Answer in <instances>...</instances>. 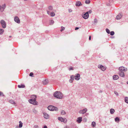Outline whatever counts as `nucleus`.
<instances>
[{
    "label": "nucleus",
    "mask_w": 128,
    "mask_h": 128,
    "mask_svg": "<svg viewBox=\"0 0 128 128\" xmlns=\"http://www.w3.org/2000/svg\"><path fill=\"white\" fill-rule=\"evenodd\" d=\"M14 21L18 24H20V20L19 18L17 16H15L14 18Z\"/></svg>",
    "instance_id": "nucleus-10"
},
{
    "label": "nucleus",
    "mask_w": 128,
    "mask_h": 128,
    "mask_svg": "<svg viewBox=\"0 0 128 128\" xmlns=\"http://www.w3.org/2000/svg\"><path fill=\"white\" fill-rule=\"evenodd\" d=\"M96 125V124L95 122H93L92 123V126L93 127H94Z\"/></svg>",
    "instance_id": "nucleus-28"
},
{
    "label": "nucleus",
    "mask_w": 128,
    "mask_h": 128,
    "mask_svg": "<svg viewBox=\"0 0 128 128\" xmlns=\"http://www.w3.org/2000/svg\"><path fill=\"white\" fill-rule=\"evenodd\" d=\"M0 23L1 24L2 27L3 28H6V24L5 21L3 20H2L0 21Z\"/></svg>",
    "instance_id": "nucleus-6"
},
{
    "label": "nucleus",
    "mask_w": 128,
    "mask_h": 128,
    "mask_svg": "<svg viewBox=\"0 0 128 128\" xmlns=\"http://www.w3.org/2000/svg\"><path fill=\"white\" fill-rule=\"evenodd\" d=\"M114 94H116V96H118V93L117 92H114Z\"/></svg>",
    "instance_id": "nucleus-42"
},
{
    "label": "nucleus",
    "mask_w": 128,
    "mask_h": 128,
    "mask_svg": "<svg viewBox=\"0 0 128 128\" xmlns=\"http://www.w3.org/2000/svg\"><path fill=\"white\" fill-rule=\"evenodd\" d=\"M11 37V36H9V37Z\"/></svg>",
    "instance_id": "nucleus-54"
},
{
    "label": "nucleus",
    "mask_w": 128,
    "mask_h": 128,
    "mask_svg": "<svg viewBox=\"0 0 128 128\" xmlns=\"http://www.w3.org/2000/svg\"><path fill=\"white\" fill-rule=\"evenodd\" d=\"M69 70H73V68L72 67H70L69 68Z\"/></svg>",
    "instance_id": "nucleus-39"
},
{
    "label": "nucleus",
    "mask_w": 128,
    "mask_h": 128,
    "mask_svg": "<svg viewBox=\"0 0 128 128\" xmlns=\"http://www.w3.org/2000/svg\"><path fill=\"white\" fill-rule=\"evenodd\" d=\"M64 128H70L69 126L67 125H65L64 126Z\"/></svg>",
    "instance_id": "nucleus-34"
},
{
    "label": "nucleus",
    "mask_w": 128,
    "mask_h": 128,
    "mask_svg": "<svg viewBox=\"0 0 128 128\" xmlns=\"http://www.w3.org/2000/svg\"><path fill=\"white\" fill-rule=\"evenodd\" d=\"M106 32L108 34H109L110 33V30L106 28Z\"/></svg>",
    "instance_id": "nucleus-32"
},
{
    "label": "nucleus",
    "mask_w": 128,
    "mask_h": 128,
    "mask_svg": "<svg viewBox=\"0 0 128 128\" xmlns=\"http://www.w3.org/2000/svg\"><path fill=\"white\" fill-rule=\"evenodd\" d=\"M44 84H45V83H44Z\"/></svg>",
    "instance_id": "nucleus-52"
},
{
    "label": "nucleus",
    "mask_w": 128,
    "mask_h": 128,
    "mask_svg": "<svg viewBox=\"0 0 128 128\" xmlns=\"http://www.w3.org/2000/svg\"><path fill=\"white\" fill-rule=\"evenodd\" d=\"M80 78V75L79 74H77L75 76V79L77 80H79Z\"/></svg>",
    "instance_id": "nucleus-11"
},
{
    "label": "nucleus",
    "mask_w": 128,
    "mask_h": 128,
    "mask_svg": "<svg viewBox=\"0 0 128 128\" xmlns=\"http://www.w3.org/2000/svg\"><path fill=\"white\" fill-rule=\"evenodd\" d=\"M118 70L119 71L126 72L127 70V69L123 66H120Z\"/></svg>",
    "instance_id": "nucleus-7"
},
{
    "label": "nucleus",
    "mask_w": 128,
    "mask_h": 128,
    "mask_svg": "<svg viewBox=\"0 0 128 128\" xmlns=\"http://www.w3.org/2000/svg\"><path fill=\"white\" fill-rule=\"evenodd\" d=\"M48 110L52 111H57L58 110V109L56 107L52 106H48Z\"/></svg>",
    "instance_id": "nucleus-3"
},
{
    "label": "nucleus",
    "mask_w": 128,
    "mask_h": 128,
    "mask_svg": "<svg viewBox=\"0 0 128 128\" xmlns=\"http://www.w3.org/2000/svg\"><path fill=\"white\" fill-rule=\"evenodd\" d=\"M54 96L55 97L59 99H62L63 96L62 94L59 91L56 92L54 93Z\"/></svg>",
    "instance_id": "nucleus-2"
},
{
    "label": "nucleus",
    "mask_w": 128,
    "mask_h": 128,
    "mask_svg": "<svg viewBox=\"0 0 128 128\" xmlns=\"http://www.w3.org/2000/svg\"><path fill=\"white\" fill-rule=\"evenodd\" d=\"M44 128H47V127L46 126H44Z\"/></svg>",
    "instance_id": "nucleus-47"
},
{
    "label": "nucleus",
    "mask_w": 128,
    "mask_h": 128,
    "mask_svg": "<svg viewBox=\"0 0 128 128\" xmlns=\"http://www.w3.org/2000/svg\"><path fill=\"white\" fill-rule=\"evenodd\" d=\"M47 108L48 109V107H47Z\"/></svg>",
    "instance_id": "nucleus-55"
},
{
    "label": "nucleus",
    "mask_w": 128,
    "mask_h": 128,
    "mask_svg": "<svg viewBox=\"0 0 128 128\" xmlns=\"http://www.w3.org/2000/svg\"><path fill=\"white\" fill-rule=\"evenodd\" d=\"M118 78V76L117 75H114L113 76V78L114 80H117Z\"/></svg>",
    "instance_id": "nucleus-18"
},
{
    "label": "nucleus",
    "mask_w": 128,
    "mask_h": 128,
    "mask_svg": "<svg viewBox=\"0 0 128 128\" xmlns=\"http://www.w3.org/2000/svg\"><path fill=\"white\" fill-rule=\"evenodd\" d=\"M43 114L44 118L46 119H48V114L45 113H44Z\"/></svg>",
    "instance_id": "nucleus-19"
},
{
    "label": "nucleus",
    "mask_w": 128,
    "mask_h": 128,
    "mask_svg": "<svg viewBox=\"0 0 128 128\" xmlns=\"http://www.w3.org/2000/svg\"><path fill=\"white\" fill-rule=\"evenodd\" d=\"M47 13L48 14V11H47Z\"/></svg>",
    "instance_id": "nucleus-53"
},
{
    "label": "nucleus",
    "mask_w": 128,
    "mask_h": 128,
    "mask_svg": "<svg viewBox=\"0 0 128 128\" xmlns=\"http://www.w3.org/2000/svg\"><path fill=\"white\" fill-rule=\"evenodd\" d=\"M83 121H84V122H86V121H87V118H84L83 119Z\"/></svg>",
    "instance_id": "nucleus-37"
},
{
    "label": "nucleus",
    "mask_w": 128,
    "mask_h": 128,
    "mask_svg": "<svg viewBox=\"0 0 128 128\" xmlns=\"http://www.w3.org/2000/svg\"><path fill=\"white\" fill-rule=\"evenodd\" d=\"M97 22H98V21H97V19L96 18L94 19V23H97Z\"/></svg>",
    "instance_id": "nucleus-38"
},
{
    "label": "nucleus",
    "mask_w": 128,
    "mask_h": 128,
    "mask_svg": "<svg viewBox=\"0 0 128 128\" xmlns=\"http://www.w3.org/2000/svg\"><path fill=\"white\" fill-rule=\"evenodd\" d=\"M110 35L111 36H113L114 34V31H111L110 32Z\"/></svg>",
    "instance_id": "nucleus-33"
},
{
    "label": "nucleus",
    "mask_w": 128,
    "mask_h": 128,
    "mask_svg": "<svg viewBox=\"0 0 128 128\" xmlns=\"http://www.w3.org/2000/svg\"><path fill=\"white\" fill-rule=\"evenodd\" d=\"M34 128H38V126L37 125H35L34 126Z\"/></svg>",
    "instance_id": "nucleus-43"
},
{
    "label": "nucleus",
    "mask_w": 128,
    "mask_h": 128,
    "mask_svg": "<svg viewBox=\"0 0 128 128\" xmlns=\"http://www.w3.org/2000/svg\"><path fill=\"white\" fill-rule=\"evenodd\" d=\"M19 128H21L22 127L23 124L21 121L19 122Z\"/></svg>",
    "instance_id": "nucleus-22"
},
{
    "label": "nucleus",
    "mask_w": 128,
    "mask_h": 128,
    "mask_svg": "<svg viewBox=\"0 0 128 128\" xmlns=\"http://www.w3.org/2000/svg\"><path fill=\"white\" fill-rule=\"evenodd\" d=\"M91 40V36H90L89 37V40Z\"/></svg>",
    "instance_id": "nucleus-48"
},
{
    "label": "nucleus",
    "mask_w": 128,
    "mask_h": 128,
    "mask_svg": "<svg viewBox=\"0 0 128 128\" xmlns=\"http://www.w3.org/2000/svg\"><path fill=\"white\" fill-rule=\"evenodd\" d=\"M124 100L125 102L128 104V97H126L125 98Z\"/></svg>",
    "instance_id": "nucleus-29"
},
{
    "label": "nucleus",
    "mask_w": 128,
    "mask_h": 128,
    "mask_svg": "<svg viewBox=\"0 0 128 128\" xmlns=\"http://www.w3.org/2000/svg\"><path fill=\"white\" fill-rule=\"evenodd\" d=\"M120 120L119 118L118 117H116L115 119V121L116 122H118Z\"/></svg>",
    "instance_id": "nucleus-26"
},
{
    "label": "nucleus",
    "mask_w": 128,
    "mask_h": 128,
    "mask_svg": "<svg viewBox=\"0 0 128 128\" xmlns=\"http://www.w3.org/2000/svg\"><path fill=\"white\" fill-rule=\"evenodd\" d=\"M0 8H1V6H0Z\"/></svg>",
    "instance_id": "nucleus-56"
},
{
    "label": "nucleus",
    "mask_w": 128,
    "mask_h": 128,
    "mask_svg": "<svg viewBox=\"0 0 128 128\" xmlns=\"http://www.w3.org/2000/svg\"><path fill=\"white\" fill-rule=\"evenodd\" d=\"M127 84H128V81L127 82Z\"/></svg>",
    "instance_id": "nucleus-51"
},
{
    "label": "nucleus",
    "mask_w": 128,
    "mask_h": 128,
    "mask_svg": "<svg viewBox=\"0 0 128 128\" xmlns=\"http://www.w3.org/2000/svg\"><path fill=\"white\" fill-rule=\"evenodd\" d=\"M122 14H119L116 16V18L117 20H120L122 18Z\"/></svg>",
    "instance_id": "nucleus-16"
},
{
    "label": "nucleus",
    "mask_w": 128,
    "mask_h": 128,
    "mask_svg": "<svg viewBox=\"0 0 128 128\" xmlns=\"http://www.w3.org/2000/svg\"><path fill=\"white\" fill-rule=\"evenodd\" d=\"M74 75H72L70 76V79L69 80V82L70 83H72L73 81L74 80Z\"/></svg>",
    "instance_id": "nucleus-13"
},
{
    "label": "nucleus",
    "mask_w": 128,
    "mask_h": 128,
    "mask_svg": "<svg viewBox=\"0 0 128 128\" xmlns=\"http://www.w3.org/2000/svg\"><path fill=\"white\" fill-rule=\"evenodd\" d=\"M68 12H72V10L71 8H69L68 9Z\"/></svg>",
    "instance_id": "nucleus-41"
},
{
    "label": "nucleus",
    "mask_w": 128,
    "mask_h": 128,
    "mask_svg": "<svg viewBox=\"0 0 128 128\" xmlns=\"http://www.w3.org/2000/svg\"><path fill=\"white\" fill-rule=\"evenodd\" d=\"M65 29V28L63 26L61 27V30H60L61 31L64 30Z\"/></svg>",
    "instance_id": "nucleus-35"
},
{
    "label": "nucleus",
    "mask_w": 128,
    "mask_h": 128,
    "mask_svg": "<svg viewBox=\"0 0 128 128\" xmlns=\"http://www.w3.org/2000/svg\"><path fill=\"white\" fill-rule=\"evenodd\" d=\"M9 102L10 103L16 106V104L14 100H11L9 101Z\"/></svg>",
    "instance_id": "nucleus-20"
},
{
    "label": "nucleus",
    "mask_w": 128,
    "mask_h": 128,
    "mask_svg": "<svg viewBox=\"0 0 128 128\" xmlns=\"http://www.w3.org/2000/svg\"><path fill=\"white\" fill-rule=\"evenodd\" d=\"M61 114L62 115H65L66 114V112L64 110H62L61 111Z\"/></svg>",
    "instance_id": "nucleus-30"
},
{
    "label": "nucleus",
    "mask_w": 128,
    "mask_h": 128,
    "mask_svg": "<svg viewBox=\"0 0 128 128\" xmlns=\"http://www.w3.org/2000/svg\"><path fill=\"white\" fill-rule=\"evenodd\" d=\"M18 87L19 88H24L25 87V86L23 84H21L20 85H18Z\"/></svg>",
    "instance_id": "nucleus-21"
},
{
    "label": "nucleus",
    "mask_w": 128,
    "mask_h": 128,
    "mask_svg": "<svg viewBox=\"0 0 128 128\" xmlns=\"http://www.w3.org/2000/svg\"><path fill=\"white\" fill-rule=\"evenodd\" d=\"M119 74L121 77H124L125 76V74L124 73V72L119 71Z\"/></svg>",
    "instance_id": "nucleus-14"
},
{
    "label": "nucleus",
    "mask_w": 128,
    "mask_h": 128,
    "mask_svg": "<svg viewBox=\"0 0 128 128\" xmlns=\"http://www.w3.org/2000/svg\"><path fill=\"white\" fill-rule=\"evenodd\" d=\"M98 67L103 71H105L106 68V66H104L100 64H99L98 65Z\"/></svg>",
    "instance_id": "nucleus-8"
},
{
    "label": "nucleus",
    "mask_w": 128,
    "mask_h": 128,
    "mask_svg": "<svg viewBox=\"0 0 128 128\" xmlns=\"http://www.w3.org/2000/svg\"><path fill=\"white\" fill-rule=\"evenodd\" d=\"M15 128H19V127H18V126H16V127Z\"/></svg>",
    "instance_id": "nucleus-49"
},
{
    "label": "nucleus",
    "mask_w": 128,
    "mask_h": 128,
    "mask_svg": "<svg viewBox=\"0 0 128 128\" xmlns=\"http://www.w3.org/2000/svg\"><path fill=\"white\" fill-rule=\"evenodd\" d=\"M88 12V14H91L92 12V11L90 10H89L87 12Z\"/></svg>",
    "instance_id": "nucleus-44"
},
{
    "label": "nucleus",
    "mask_w": 128,
    "mask_h": 128,
    "mask_svg": "<svg viewBox=\"0 0 128 128\" xmlns=\"http://www.w3.org/2000/svg\"><path fill=\"white\" fill-rule=\"evenodd\" d=\"M87 111V109L86 108H85L83 110H80L79 111V113L81 114H83L86 113Z\"/></svg>",
    "instance_id": "nucleus-9"
},
{
    "label": "nucleus",
    "mask_w": 128,
    "mask_h": 128,
    "mask_svg": "<svg viewBox=\"0 0 128 128\" xmlns=\"http://www.w3.org/2000/svg\"><path fill=\"white\" fill-rule=\"evenodd\" d=\"M31 98L32 99L29 100L28 101L29 102L32 104L34 105H37L38 104V102L36 100V95H33L31 96Z\"/></svg>",
    "instance_id": "nucleus-1"
},
{
    "label": "nucleus",
    "mask_w": 128,
    "mask_h": 128,
    "mask_svg": "<svg viewBox=\"0 0 128 128\" xmlns=\"http://www.w3.org/2000/svg\"><path fill=\"white\" fill-rule=\"evenodd\" d=\"M4 6H5V4H4Z\"/></svg>",
    "instance_id": "nucleus-50"
},
{
    "label": "nucleus",
    "mask_w": 128,
    "mask_h": 128,
    "mask_svg": "<svg viewBox=\"0 0 128 128\" xmlns=\"http://www.w3.org/2000/svg\"><path fill=\"white\" fill-rule=\"evenodd\" d=\"M82 121V118L79 117L77 118L76 121L78 123H80Z\"/></svg>",
    "instance_id": "nucleus-15"
},
{
    "label": "nucleus",
    "mask_w": 128,
    "mask_h": 128,
    "mask_svg": "<svg viewBox=\"0 0 128 128\" xmlns=\"http://www.w3.org/2000/svg\"><path fill=\"white\" fill-rule=\"evenodd\" d=\"M82 16L84 19H86L88 18L89 14H88V12H84L82 14Z\"/></svg>",
    "instance_id": "nucleus-5"
},
{
    "label": "nucleus",
    "mask_w": 128,
    "mask_h": 128,
    "mask_svg": "<svg viewBox=\"0 0 128 128\" xmlns=\"http://www.w3.org/2000/svg\"><path fill=\"white\" fill-rule=\"evenodd\" d=\"M4 32V30L2 29H0V34H2Z\"/></svg>",
    "instance_id": "nucleus-27"
},
{
    "label": "nucleus",
    "mask_w": 128,
    "mask_h": 128,
    "mask_svg": "<svg viewBox=\"0 0 128 128\" xmlns=\"http://www.w3.org/2000/svg\"><path fill=\"white\" fill-rule=\"evenodd\" d=\"M115 112L113 108H111L110 110V112L111 114H113Z\"/></svg>",
    "instance_id": "nucleus-23"
},
{
    "label": "nucleus",
    "mask_w": 128,
    "mask_h": 128,
    "mask_svg": "<svg viewBox=\"0 0 128 128\" xmlns=\"http://www.w3.org/2000/svg\"><path fill=\"white\" fill-rule=\"evenodd\" d=\"M50 15L51 16L53 17L55 16V14L54 12H52L50 13Z\"/></svg>",
    "instance_id": "nucleus-24"
},
{
    "label": "nucleus",
    "mask_w": 128,
    "mask_h": 128,
    "mask_svg": "<svg viewBox=\"0 0 128 128\" xmlns=\"http://www.w3.org/2000/svg\"><path fill=\"white\" fill-rule=\"evenodd\" d=\"M75 5L76 6H82V4L80 2L78 1L76 2Z\"/></svg>",
    "instance_id": "nucleus-17"
},
{
    "label": "nucleus",
    "mask_w": 128,
    "mask_h": 128,
    "mask_svg": "<svg viewBox=\"0 0 128 128\" xmlns=\"http://www.w3.org/2000/svg\"><path fill=\"white\" fill-rule=\"evenodd\" d=\"M90 0H86L85 3L86 4H88L90 3Z\"/></svg>",
    "instance_id": "nucleus-31"
},
{
    "label": "nucleus",
    "mask_w": 128,
    "mask_h": 128,
    "mask_svg": "<svg viewBox=\"0 0 128 128\" xmlns=\"http://www.w3.org/2000/svg\"><path fill=\"white\" fill-rule=\"evenodd\" d=\"M4 96L3 93L2 92H0V96Z\"/></svg>",
    "instance_id": "nucleus-40"
},
{
    "label": "nucleus",
    "mask_w": 128,
    "mask_h": 128,
    "mask_svg": "<svg viewBox=\"0 0 128 128\" xmlns=\"http://www.w3.org/2000/svg\"><path fill=\"white\" fill-rule=\"evenodd\" d=\"M79 28L78 27H76V28H75V30H78V29H79Z\"/></svg>",
    "instance_id": "nucleus-46"
},
{
    "label": "nucleus",
    "mask_w": 128,
    "mask_h": 128,
    "mask_svg": "<svg viewBox=\"0 0 128 128\" xmlns=\"http://www.w3.org/2000/svg\"><path fill=\"white\" fill-rule=\"evenodd\" d=\"M109 3H107L106 5L108 6H111L114 3V1L113 0H109Z\"/></svg>",
    "instance_id": "nucleus-12"
},
{
    "label": "nucleus",
    "mask_w": 128,
    "mask_h": 128,
    "mask_svg": "<svg viewBox=\"0 0 128 128\" xmlns=\"http://www.w3.org/2000/svg\"><path fill=\"white\" fill-rule=\"evenodd\" d=\"M58 120L61 122H63L64 123H66L67 121V119L66 118H63L62 117H58Z\"/></svg>",
    "instance_id": "nucleus-4"
},
{
    "label": "nucleus",
    "mask_w": 128,
    "mask_h": 128,
    "mask_svg": "<svg viewBox=\"0 0 128 128\" xmlns=\"http://www.w3.org/2000/svg\"><path fill=\"white\" fill-rule=\"evenodd\" d=\"M33 73L32 72H30V73L29 76H30L33 77Z\"/></svg>",
    "instance_id": "nucleus-36"
},
{
    "label": "nucleus",
    "mask_w": 128,
    "mask_h": 128,
    "mask_svg": "<svg viewBox=\"0 0 128 128\" xmlns=\"http://www.w3.org/2000/svg\"><path fill=\"white\" fill-rule=\"evenodd\" d=\"M54 23V21L53 20H50L49 24L50 25L53 24Z\"/></svg>",
    "instance_id": "nucleus-25"
},
{
    "label": "nucleus",
    "mask_w": 128,
    "mask_h": 128,
    "mask_svg": "<svg viewBox=\"0 0 128 128\" xmlns=\"http://www.w3.org/2000/svg\"><path fill=\"white\" fill-rule=\"evenodd\" d=\"M4 10V8H0V11L1 12H3Z\"/></svg>",
    "instance_id": "nucleus-45"
}]
</instances>
